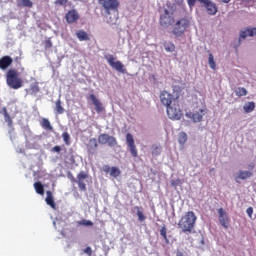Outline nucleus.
<instances>
[{"instance_id":"nucleus-1","label":"nucleus","mask_w":256,"mask_h":256,"mask_svg":"<svg viewBox=\"0 0 256 256\" xmlns=\"http://www.w3.org/2000/svg\"><path fill=\"white\" fill-rule=\"evenodd\" d=\"M196 221H197V216L195 215V212L188 211L179 220L178 227L182 230L183 233H193V229H195Z\"/></svg>"},{"instance_id":"nucleus-2","label":"nucleus","mask_w":256,"mask_h":256,"mask_svg":"<svg viewBox=\"0 0 256 256\" xmlns=\"http://www.w3.org/2000/svg\"><path fill=\"white\" fill-rule=\"evenodd\" d=\"M183 91V88L181 86H174L173 87V94L167 92L166 90H163L160 93V101L162 105L165 107H169L170 105H173L175 101H179V97H181V93Z\"/></svg>"},{"instance_id":"nucleus-3","label":"nucleus","mask_w":256,"mask_h":256,"mask_svg":"<svg viewBox=\"0 0 256 256\" xmlns=\"http://www.w3.org/2000/svg\"><path fill=\"white\" fill-rule=\"evenodd\" d=\"M6 83L11 89H21V87H23V80L19 78V73H17L16 70H8Z\"/></svg>"},{"instance_id":"nucleus-4","label":"nucleus","mask_w":256,"mask_h":256,"mask_svg":"<svg viewBox=\"0 0 256 256\" xmlns=\"http://www.w3.org/2000/svg\"><path fill=\"white\" fill-rule=\"evenodd\" d=\"M190 25L191 22L187 18L177 20L172 29L173 35H175V37H182V35H185V31L189 29Z\"/></svg>"},{"instance_id":"nucleus-5","label":"nucleus","mask_w":256,"mask_h":256,"mask_svg":"<svg viewBox=\"0 0 256 256\" xmlns=\"http://www.w3.org/2000/svg\"><path fill=\"white\" fill-rule=\"evenodd\" d=\"M167 115L169 119L173 121H179L183 117V110H181V105L179 100H174V103L166 107Z\"/></svg>"},{"instance_id":"nucleus-6","label":"nucleus","mask_w":256,"mask_h":256,"mask_svg":"<svg viewBox=\"0 0 256 256\" xmlns=\"http://www.w3.org/2000/svg\"><path fill=\"white\" fill-rule=\"evenodd\" d=\"M99 3L108 15H111V11H119V0H99Z\"/></svg>"},{"instance_id":"nucleus-7","label":"nucleus","mask_w":256,"mask_h":256,"mask_svg":"<svg viewBox=\"0 0 256 256\" xmlns=\"http://www.w3.org/2000/svg\"><path fill=\"white\" fill-rule=\"evenodd\" d=\"M106 60L108 65H110L112 69H115L119 73H125V65H123L122 61H115V56L113 55L106 56Z\"/></svg>"},{"instance_id":"nucleus-8","label":"nucleus","mask_w":256,"mask_h":256,"mask_svg":"<svg viewBox=\"0 0 256 256\" xmlns=\"http://www.w3.org/2000/svg\"><path fill=\"white\" fill-rule=\"evenodd\" d=\"M218 221L224 229H229L231 225V219L223 208L218 209Z\"/></svg>"},{"instance_id":"nucleus-9","label":"nucleus","mask_w":256,"mask_h":256,"mask_svg":"<svg viewBox=\"0 0 256 256\" xmlns=\"http://www.w3.org/2000/svg\"><path fill=\"white\" fill-rule=\"evenodd\" d=\"M98 143L100 145H108L109 147H115L117 145V138L109 136V134H100L98 136Z\"/></svg>"},{"instance_id":"nucleus-10","label":"nucleus","mask_w":256,"mask_h":256,"mask_svg":"<svg viewBox=\"0 0 256 256\" xmlns=\"http://www.w3.org/2000/svg\"><path fill=\"white\" fill-rule=\"evenodd\" d=\"M173 23H175V18L173 17V14L167 9L164 10V14L160 16L161 27H170V25H173Z\"/></svg>"},{"instance_id":"nucleus-11","label":"nucleus","mask_w":256,"mask_h":256,"mask_svg":"<svg viewBox=\"0 0 256 256\" xmlns=\"http://www.w3.org/2000/svg\"><path fill=\"white\" fill-rule=\"evenodd\" d=\"M205 113H207V110L199 109L195 112H186V117H188V119H191L193 123H201V121H203V116L205 115Z\"/></svg>"},{"instance_id":"nucleus-12","label":"nucleus","mask_w":256,"mask_h":256,"mask_svg":"<svg viewBox=\"0 0 256 256\" xmlns=\"http://www.w3.org/2000/svg\"><path fill=\"white\" fill-rule=\"evenodd\" d=\"M89 178V174L85 171H81L77 174L76 183L80 191H87V184L85 183V179Z\"/></svg>"},{"instance_id":"nucleus-13","label":"nucleus","mask_w":256,"mask_h":256,"mask_svg":"<svg viewBox=\"0 0 256 256\" xmlns=\"http://www.w3.org/2000/svg\"><path fill=\"white\" fill-rule=\"evenodd\" d=\"M253 35H256V28H247L246 30H243L240 32V36L238 39V43L234 45V49H239L241 46L242 39H247V37H253Z\"/></svg>"},{"instance_id":"nucleus-14","label":"nucleus","mask_w":256,"mask_h":256,"mask_svg":"<svg viewBox=\"0 0 256 256\" xmlns=\"http://www.w3.org/2000/svg\"><path fill=\"white\" fill-rule=\"evenodd\" d=\"M126 143L130 149L132 157H138L137 147L135 146V139L131 133L126 134Z\"/></svg>"},{"instance_id":"nucleus-15","label":"nucleus","mask_w":256,"mask_h":256,"mask_svg":"<svg viewBox=\"0 0 256 256\" xmlns=\"http://www.w3.org/2000/svg\"><path fill=\"white\" fill-rule=\"evenodd\" d=\"M98 148L99 142L96 140V138H90L88 143L86 144V151L88 155H95Z\"/></svg>"},{"instance_id":"nucleus-16","label":"nucleus","mask_w":256,"mask_h":256,"mask_svg":"<svg viewBox=\"0 0 256 256\" xmlns=\"http://www.w3.org/2000/svg\"><path fill=\"white\" fill-rule=\"evenodd\" d=\"M89 99L93 103L98 113H103V111H105V107H103V103H101V101L97 99V96H95V94H90Z\"/></svg>"},{"instance_id":"nucleus-17","label":"nucleus","mask_w":256,"mask_h":256,"mask_svg":"<svg viewBox=\"0 0 256 256\" xmlns=\"http://www.w3.org/2000/svg\"><path fill=\"white\" fill-rule=\"evenodd\" d=\"M202 4L205 6L208 15H215L217 13V6L210 0H203Z\"/></svg>"},{"instance_id":"nucleus-18","label":"nucleus","mask_w":256,"mask_h":256,"mask_svg":"<svg viewBox=\"0 0 256 256\" xmlns=\"http://www.w3.org/2000/svg\"><path fill=\"white\" fill-rule=\"evenodd\" d=\"M66 21L69 24L76 23V21H79V13L76 10H69L66 14Z\"/></svg>"},{"instance_id":"nucleus-19","label":"nucleus","mask_w":256,"mask_h":256,"mask_svg":"<svg viewBox=\"0 0 256 256\" xmlns=\"http://www.w3.org/2000/svg\"><path fill=\"white\" fill-rule=\"evenodd\" d=\"M0 114L4 116L5 123H7L8 127H13V118L9 115L7 107H3L0 110Z\"/></svg>"},{"instance_id":"nucleus-20","label":"nucleus","mask_w":256,"mask_h":256,"mask_svg":"<svg viewBox=\"0 0 256 256\" xmlns=\"http://www.w3.org/2000/svg\"><path fill=\"white\" fill-rule=\"evenodd\" d=\"M13 64V58L10 56H4L0 59V69H8Z\"/></svg>"},{"instance_id":"nucleus-21","label":"nucleus","mask_w":256,"mask_h":256,"mask_svg":"<svg viewBox=\"0 0 256 256\" xmlns=\"http://www.w3.org/2000/svg\"><path fill=\"white\" fill-rule=\"evenodd\" d=\"M46 195L47 196H46L45 201H46L47 205H50V207L52 209H56L57 206L55 204V200L53 199V193L51 191H47Z\"/></svg>"},{"instance_id":"nucleus-22","label":"nucleus","mask_w":256,"mask_h":256,"mask_svg":"<svg viewBox=\"0 0 256 256\" xmlns=\"http://www.w3.org/2000/svg\"><path fill=\"white\" fill-rule=\"evenodd\" d=\"M251 177H253V173L251 171L240 170L236 179H242V181H244L245 179H249Z\"/></svg>"},{"instance_id":"nucleus-23","label":"nucleus","mask_w":256,"mask_h":256,"mask_svg":"<svg viewBox=\"0 0 256 256\" xmlns=\"http://www.w3.org/2000/svg\"><path fill=\"white\" fill-rule=\"evenodd\" d=\"M255 102L251 101V102H247L244 104L243 109L245 113H253V111H255Z\"/></svg>"},{"instance_id":"nucleus-24","label":"nucleus","mask_w":256,"mask_h":256,"mask_svg":"<svg viewBox=\"0 0 256 256\" xmlns=\"http://www.w3.org/2000/svg\"><path fill=\"white\" fill-rule=\"evenodd\" d=\"M76 37L79 39V41H89V34L83 30H79L76 32Z\"/></svg>"},{"instance_id":"nucleus-25","label":"nucleus","mask_w":256,"mask_h":256,"mask_svg":"<svg viewBox=\"0 0 256 256\" xmlns=\"http://www.w3.org/2000/svg\"><path fill=\"white\" fill-rule=\"evenodd\" d=\"M40 125H41L42 129H45L46 131H52V129H53L51 122L47 118H43Z\"/></svg>"},{"instance_id":"nucleus-26","label":"nucleus","mask_w":256,"mask_h":256,"mask_svg":"<svg viewBox=\"0 0 256 256\" xmlns=\"http://www.w3.org/2000/svg\"><path fill=\"white\" fill-rule=\"evenodd\" d=\"M34 189L38 195H45V188L43 187V184L41 182L34 183Z\"/></svg>"},{"instance_id":"nucleus-27","label":"nucleus","mask_w":256,"mask_h":256,"mask_svg":"<svg viewBox=\"0 0 256 256\" xmlns=\"http://www.w3.org/2000/svg\"><path fill=\"white\" fill-rule=\"evenodd\" d=\"M18 7H28L31 9L33 7V2L31 0H18Z\"/></svg>"},{"instance_id":"nucleus-28","label":"nucleus","mask_w":256,"mask_h":256,"mask_svg":"<svg viewBox=\"0 0 256 256\" xmlns=\"http://www.w3.org/2000/svg\"><path fill=\"white\" fill-rule=\"evenodd\" d=\"M164 49L167 53L175 52V44L173 42H164Z\"/></svg>"},{"instance_id":"nucleus-29","label":"nucleus","mask_w":256,"mask_h":256,"mask_svg":"<svg viewBox=\"0 0 256 256\" xmlns=\"http://www.w3.org/2000/svg\"><path fill=\"white\" fill-rule=\"evenodd\" d=\"M236 97H245L247 95V89L244 87H238L235 91H234Z\"/></svg>"},{"instance_id":"nucleus-30","label":"nucleus","mask_w":256,"mask_h":256,"mask_svg":"<svg viewBox=\"0 0 256 256\" xmlns=\"http://www.w3.org/2000/svg\"><path fill=\"white\" fill-rule=\"evenodd\" d=\"M55 112L57 115H63L65 113V108L61 105V100L56 101Z\"/></svg>"},{"instance_id":"nucleus-31","label":"nucleus","mask_w":256,"mask_h":256,"mask_svg":"<svg viewBox=\"0 0 256 256\" xmlns=\"http://www.w3.org/2000/svg\"><path fill=\"white\" fill-rule=\"evenodd\" d=\"M178 142L180 143V145H185L187 143V134L185 132L179 133Z\"/></svg>"},{"instance_id":"nucleus-32","label":"nucleus","mask_w":256,"mask_h":256,"mask_svg":"<svg viewBox=\"0 0 256 256\" xmlns=\"http://www.w3.org/2000/svg\"><path fill=\"white\" fill-rule=\"evenodd\" d=\"M62 139H63L65 145H67V146L71 145V135L69 134V132H63Z\"/></svg>"},{"instance_id":"nucleus-33","label":"nucleus","mask_w":256,"mask_h":256,"mask_svg":"<svg viewBox=\"0 0 256 256\" xmlns=\"http://www.w3.org/2000/svg\"><path fill=\"white\" fill-rule=\"evenodd\" d=\"M208 63H209L210 69H213L214 71L215 69H217V64L215 63V58L213 57V54H209Z\"/></svg>"},{"instance_id":"nucleus-34","label":"nucleus","mask_w":256,"mask_h":256,"mask_svg":"<svg viewBox=\"0 0 256 256\" xmlns=\"http://www.w3.org/2000/svg\"><path fill=\"white\" fill-rule=\"evenodd\" d=\"M160 235L163 237L165 243H169V238H167V227L162 226L160 229Z\"/></svg>"},{"instance_id":"nucleus-35","label":"nucleus","mask_w":256,"mask_h":256,"mask_svg":"<svg viewBox=\"0 0 256 256\" xmlns=\"http://www.w3.org/2000/svg\"><path fill=\"white\" fill-rule=\"evenodd\" d=\"M110 175L111 177L117 178L121 175V170L117 167H111Z\"/></svg>"},{"instance_id":"nucleus-36","label":"nucleus","mask_w":256,"mask_h":256,"mask_svg":"<svg viewBox=\"0 0 256 256\" xmlns=\"http://www.w3.org/2000/svg\"><path fill=\"white\" fill-rule=\"evenodd\" d=\"M152 155H161V146L153 145L152 146Z\"/></svg>"},{"instance_id":"nucleus-37","label":"nucleus","mask_w":256,"mask_h":256,"mask_svg":"<svg viewBox=\"0 0 256 256\" xmlns=\"http://www.w3.org/2000/svg\"><path fill=\"white\" fill-rule=\"evenodd\" d=\"M53 47V42H51V38H48L44 41V49L47 51Z\"/></svg>"},{"instance_id":"nucleus-38","label":"nucleus","mask_w":256,"mask_h":256,"mask_svg":"<svg viewBox=\"0 0 256 256\" xmlns=\"http://www.w3.org/2000/svg\"><path fill=\"white\" fill-rule=\"evenodd\" d=\"M135 209H137V217L139 221H145V214H143V211L139 210V206H136Z\"/></svg>"},{"instance_id":"nucleus-39","label":"nucleus","mask_w":256,"mask_h":256,"mask_svg":"<svg viewBox=\"0 0 256 256\" xmlns=\"http://www.w3.org/2000/svg\"><path fill=\"white\" fill-rule=\"evenodd\" d=\"M80 225H84L86 227H93V223L91 222V220H82L80 222Z\"/></svg>"},{"instance_id":"nucleus-40","label":"nucleus","mask_w":256,"mask_h":256,"mask_svg":"<svg viewBox=\"0 0 256 256\" xmlns=\"http://www.w3.org/2000/svg\"><path fill=\"white\" fill-rule=\"evenodd\" d=\"M30 91L34 94L39 93V86L37 84H34L30 87Z\"/></svg>"},{"instance_id":"nucleus-41","label":"nucleus","mask_w":256,"mask_h":256,"mask_svg":"<svg viewBox=\"0 0 256 256\" xmlns=\"http://www.w3.org/2000/svg\"><path fill=\"white\" fill-rule=\"evenodd\" d=\"M68 179H70L71 183H77V178L71 172L68 173Z\"/></svg>"},{"instance_id":"nucleus-42","label":"nucleus","mask_w":256,"mask_h":256,"mask_svg":"<svg viewBox=\"0 0 256 256\" xmlns=\"http://www.w3.org/2000/svg\"><path fill=\"white\" fill-rule=\"evenodd\" d=\"M246 213L251 219V217H253V207L247 208Z\"/></svg>"},{"instance_id":"nucleus-43","label":"nucleus","mask_w":256,"mask_h":256,"mask_svg":"<svg viewBox=\"0 0 256 256\" xmlns=\"http://www.w3.org/2000/svg\"><path fill=\"white\" fill-rule=\"evenodd\" d=\"M55 5H67V0H56Z\"/></svg>"},{"instance_id":"nucleus-44","label":"nucleus","mask_w":256,"mask_h":256,"mask_svg":"<svg viewBox=\"0 0 256 256\" xmlns=\"http://www.w3.org/2000/svg\"><path fill=\"white\" fill-rule=\"evenodd\" d=\"M53 153H61V146H54L52 148Z\"/></svg>"},{"instance_id":"nucleus-45","label":"nucleus","mask_w":256,"mask_h":256,"mask_svg":"<svg viewBox=\"0 0 256 256\" xmlns=\"http://www.w3.org/2000/svg\"><path fill=\"white\" fill-rule=\"evenodd\" d=\"M103 171H104L105 173H111V167L108 166V165H106V166L103 167Z\"/></svg>"},{"instance_id":"nucleus-46","label":"nucleus","mask_w":256,"mask_h":256,"mask_svg":"<svg viewBox=\"0 0 256 256\" xmlns=\"http://www.w3.org/2000/svg\"><path fill=\"white\" fill-rule=\"evenodd\" d=\"M84 253H86L87 255H92L93 250H91V247H87V248L84 250Z\"/></svg>"},{"instance_id":"nucleus-47","label":"nucleus","mask_w":256,"mask_h":256,"mask_svg":"<svg viewBox=\"0 0 256 256\" xmlns=\"http://www.w3.org/2000/svg\"><path fill=\"white\" fill-rule=\"evenodd\" d=\"M248 169H250V171H253V169H255V163L249 164Z\"/></svg>"},{"instance_id":"nucleus-48","label":"nucleus","mask_w":256,"mask_h":256,"mask_svg":"<svg viewBox=\"0 0 256 256\" xmlns=\"http://www.w3.org/2000/svg\"><path fill=\"white\" fill-rule=\"evenodd\" d=\"M176 256H183V252L177 251Z\"/></svg>"},{"instance_id":"nucleus-49","label":"nucleus","mask_w":256,"mask_h":256,"mask_svg":"<svg viewBox=\"0 0 256 256\" xmlns=\"http://www.w3.org/2000/svg\"><path fill=\"white\" fill-rule=\"evenodd\" d=\"M222 1V3H230L231 2V0H221Z\"/></svg>"}]
</instances>
